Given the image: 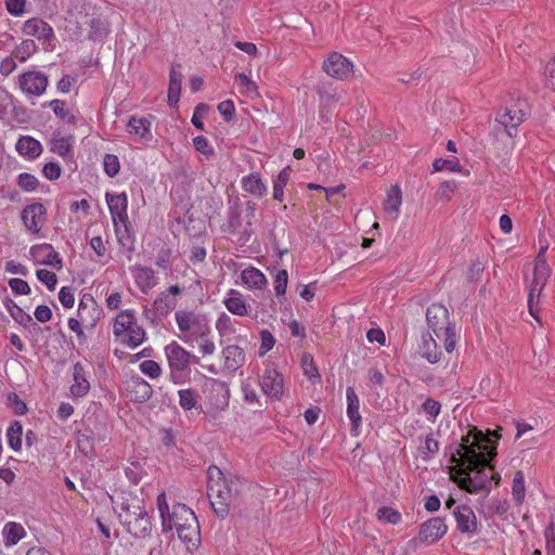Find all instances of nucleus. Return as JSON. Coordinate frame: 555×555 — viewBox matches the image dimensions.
Listing matches in <instances>:
<instances>
[{"mask_svg":"<svg viewBox=\"0 0 555 555\" xmlns=\"http://www.w3.org/2000/svg\"><path fill=\"white\" fill-rule=\"evenodd\" d=\"M500 437L498 430H488L486 435L477 427H472L466 435L462 436L456 447V453L466 464L462 469L463 476L457 482L462 490L470 494L481 491L490 493L491 482L486 468L493 469L491 461L496 455V440Z\"/></svg>","mask_w":555,"mask_h":555,"instance_id":"nucleus-1","label":"nucleus"},{"mask_svg":"<svg viewBox=\"0 0 555 555\" xmlns=\"http://www.w3.org/2000/svg\"><path fill=\"white\" fill-rule=\"evenodd\" d=\"M209 482L207 487V494L210 500V505L217 517L223 519L228 516L230 505L241 490L242 482L238 478H225L223 473L216 466L208 469Z\"/></svg>","mask_w":555,"mask_h":555,"instance_id":"nucleus-2","label":"nucleus"},{"mask_svg":"<svg viewBox=\"0 0 555 555\" xmlns=\"http://www.w3.org/2000/svg\"><path fill=\"white\" fill-rule=\"evenodd\" d=\"M165 356L169 366V379L176 385L186 383L191 375L190 352L177 341H171L165 347Z\"/></svg>","mask_w":555,"mask_h":555,"instance_id":"nucleus-3","label":"nucleus"},{"mask_svg":"<svg viewBox=\"0 0 555 555\" xmlns=\"http://www.w3.org/2000/svg\"><path fill=\"white\" fill-rule=\"evenodd\" d=\"M530 108L526 100H517L505 112L499 114L496 120L503 125L507 134L512 138L516 134L517 127L529 116Z\"/></svg>","mask_w":555,"mask_h":555,"instance_id":"nucleus-4","label":"nucleus"},{"mask_svg":"<svg viewBox=\"0 0 555 555\" xmlns=\"http://www.w3.org/2000/svg\"><path fill=\"white\" fill-rule=\"evenodd\" d=\"M208 390L207 399L211 409L216 412L225 410L230 401V389L225 382L208 377L205 382Z\"/></svg>","mask_w":555,"mask_h":555,"instance_id":"nucleus-5","label":"nucleus"},{"mask_svg":"<svg viewBox=\"0 0 555 555\" xmlns=\"http://www.w3.org/2000/svg\"><path fill=\"white\" fill-rule=\"evenodd\" d=\"M426 321L438 338H441L442 333L454 328L449 320L448 309L441 304H431L427 308Z\"/></svg>","mask_w":555,"mask_h":555,"instance_id":"nucleus-6","label":"nucleus"},{"mask_svg":"<svg viewBox=\"0 0 555 555\" xmlns=\"http://www.w3.org/2000/svg\"><path fill=\"white\" fill-rule=\"evenodd\" d=\"M176 321L178 324L179 330L184 333L183 336H180V338L184 343H189L191 340L192 335H201L203 336L205 334V331L203 327H206V325L202 324L201 318L196 315L194 312L191 311H177L176 312Z\"/></svg>","mask_w":555,"mask_h":555,"instance_id":"nucleus-7","label":"nucleus"},{"mask_svg":"<svg viewBox=\"0 0 555 555\" xmlns=\"http://www.w3.org/2000/svg\"><path fill=\"white\" fill-rule=\"evenodd\" d=\"M322 68L328 76L344 80L351 75L353 64L343 54L332 52L327 59L324 60Z\"/></svg>","mask_w":555,"mask_h":555,"instance_id":"nucleus-8","label":"nucleus"},{"mask_svg":"<svg viewBox=\"0 0 555 555\" xmlns=\"http://www.w3.org/2000/svg\"><path fill=\"white\" fill-rule=\"evenodd\" d=\"M20 88L23 92L35 96H40L44 93L49 79L48 76L39 70H28L18 77Z\"/></svg>","mask_w":555,"mask_h":555,"instance_id":"nucleus-9","label":"nucleus"},{"mask_svg":"<svg viewBox=\"0 0 555 555\" xmlns=\"http://www.w3.org/2000/svg\"><path fill=\"white\" fill-rule=\"evenodd\" d=\"M126 397L134 403H144L153 395L152 386L141 376H131L125 383Z\"/></svg>","mask_w":555,"mask_h":555,"instance_id":"nucleus-10","label":"nucleus"},{"mask_svg":"<svg viewBox=\"0 0 555 555\" xmlns=\"http://www.w3.org/2000/svg\"><path fill=\"white\" fill-rule=\"evenodd\" d=\"M260 386L266 395L276 399L282 397L284 387L283 376L278 372L273 363L266 365Z\"/></svg>","mask_w":555,"mask_h":555,"instance_id":"nucleus-11","label":"nucleus"},{"mask_svg":"<svg viewBox=\"0 0 555 555\" xmlns=\"http://www.w3.org/2000/svg\"><path fill=\"white\" fill-rule=\"evenodd\" d=\"M47 209L41 203L27 205L21 214L24 225L31 233H39L46 221Z\"/></svg>","mask_w":555,"mask_h":555,"instance_id":"nucleus-12","label":"nucleus"},{"mask_svg":"<svg viewBox=\"0 0 555 555\" xmlns=\"http://www.w3.org/2000/svg\"><path fill=\"white\" fill-rule=\"evenodd\" d=\"M453 516L456 520V528L461 533L474 535L478 533V522L476 515L470 506L461 504L453 509Z\"/></svg>","mask_w":555,"mask_h":555,"instance_id":"nucleus-13","label":"nucleus"},{"mask_svg":"<svg viewBox=\"0 0 555 555\" xmlns=\"http://www.w3.org/2000/svg\"><path fill=\"white\" fill-rule=\"evenodd\" d=\"M448 530L444 519L433 517L423 522L420 527L418 538L422 542L431 544L441 539Z\"/></svg>","mask_w":555,"mask_h":555,"instance_id":"nucleus-14","label":"nucleus"},{"mask_svg":"<svg viewBox=\"0 0 555 555\" xmlns=\"http://www.w3.org/2000/svg\"><path fill=\"white\" fill-rule=\"evenodd\" d=\"M115 509L119 507L120 512L118 513V519L122 526L130 521L135 517V515H140L143 513L145 506L143 505V500L138 496H124L121 501H114Z\"/></svg>","mask_w":555,"mask_h":555,"instance_id":"nucleus-15","label":"nucleus"},{"mask_svg":"<svg viewBox=\"0 0 555 555\" xmlns=\"http://www.w3.org/2000/svg\"><path fill=\"white\" fill-rule=\"evenodd\" d=\"M106 202L109 212L112 215L114 225L126 224L128 219L127 208L128 198L126 193L120 194H106Z\"/></svg>","mask_w":555,"mask_h":555,"instance_id":"nucleus-16","label":"nucleus"},{"mask_svg":"<svg viewBox=\"0 0 555 555\" xmlns=\"http://www.w3.org/2000/svg\"><path fill=\"white\" fill-rule=\"evenodd\" d=\"M128 533H130L135 539H144L150 537L153 530L152 516L146 511L143 509V513L140 515H135L132 520L127 521L124 526Z\"/></svg>","mask_w":555,"mask_h":555,"instance_id":"nucleus-17","label":"nucleus"},{"mask_svg":"<svg viewBox=\"0 0 555 555\" xmlns=\"http://www.w3.org/2000/svg\"><path fill=\"white\" fill-rule=\"evenodd\" d=\"M177 533L188 551L193 552L201 545V529L197 519L191 521L189 526L180 525V528H177Z\"/></svg>","mask_w":555,"mask_h":555,"instance_id":"nucleus-18","label":"nucleus"},{"mask_svg":"<svg viewBox=\"0 0 555 555\" xmlns=\"http://www.w3.org/2000/svg\"><path fill=\"white\" fill-rule=\"evenodd\" d=\"M347 397V416L351 422L350 431L353 436L359 435V428L362 423V417L359 413L360 401L358 395L356 393L353 387H348L346 389Z\"/></svg>","mask_w":555,"mask_h":555,"instance_id":"nucleus-19","label":"nucleus"},{"mask_svg":"<svg viewBox=\"0 0 555 555\" xmlns=\"http://www.w3.org/2000/svg\"><path fill=\"white\" fill-rule=\"evenodd\" d=\"M74 384L70 386V392L76 398L85 397L90 390V383L88 380V372L81 362L74 364Z\"/></svg>","mask_w":555,"mask_h":555,"instance_id":"nucleus-20","label":"nucleus"},{"mask_svg":"<svg viewBox=\"0 0 555 555\" xmlns=\"http://www.w3.org/2000/svg\"><path fill=\"white\" fill-rule=\"evenodd\" d=\"M23 33L27 36L41 40H49L54 37L53 28L41 18H30L24 23Z\"/></svg>","mask_w":555,"mask_h":555,"instance_id":"nucleus-21","label":"nucleus"},{"mask_svg":"<svg viewBox=\"0 0 555 555\" xmlns=\"http://www.w3.org/2000/svg\"><path fill=\"white\" fill-rule=\"evenodd\" d=\"M224 367L230 372H235L242 367L246 360L243 348L237 345H229L223 348Z\"/></svg>","mask_w":555,"mask_h":555,"instance_id":"nucleus-22","label":"nucleus"},{"mask_svg":"<svg viewBox=\"0 0 555 555\" xmlns=\"http://www.w3.org/2000/svg\"><path fill=\"white\" fill-rule=\"evenodd\" d=\"M180 68H181L180 64L172 65L170 75H169L167 102H168V105L171 107L176 106L180 100L181 82H182V74L179 70Z\"/></svg>","mask_w":555,"mask_h":555,"instance_id":"nucleus-23","label":"nucleus"},{"mask_svg":"<svg viewBox=\"0 0 555 555\" xmlns=\"http://www.w3.org/2000/svg\"><path fill=\"white\" fill-rule=\"evenodd\" d=\"M171 530L180 528V525H190L191 521L197 519L195 513L183 503H176L171 511Z\"/></svg>","mask_w":555,"mask_h":555,"instance_id":"nucleus-24","label":"nucleus"},{"mask_svg":"<svg viewBox=\"0 0 555 555\" xmlns=\"http://www.w3.org/2000/svg\"><path fill=\"white\" fill-rule=\"evenodd\" d=\"M83 25L90 40H102L108 34V24L99 16L88 17Z\"/></svg>","mask_w":555,"mask_h":555,"instance_id":"nucleus-25","label":"nucleus"},{"mask_svg":"<svg viewBox=\"0 0 555 555\" xmlns=\"http://www.w3.org/2000/svg\"><path fill=\"white\" fill-rule=\"evenodd\" d=\"M16 151L20 155L26 156L30 159L37 158L41 152V143L31 137H21L16 143Z\"/></svg>","mask_w":555,"mask_h":555,"instance_id":"nucleus-26","label":"nucleus"},{"mask_svg":"<svg viewBox=\"0 0 555 555\" xmlns=\"http://www.w3.org/2000/svg\"><path fill=\"white\" fill-rule=\"evenodd\" d=\"M545 286L544 282L541 280H531L530 285L528 286V310L529 313L539 321V309L538 305L540 301L541 293Z\"/></svg>","mask_w":555,"mask_h":555,"instance_id":"nucleus-27","label":"nucleus"},{"mask_svg":"<svg viewBox=\"0 0 555 555\" xmlns=\"http://www.w3.org/2000/svg\"><path fill=\"white\" fill-rule=\"evenodd\" d=\"M421 350L422 357L431 364H436L441 360L442 352L438 350V345L429 333L422 336Z\"/></svg>","mask_w":555,"mask_h":555,"instance_id":"nucleus-28","label":"nucleus"},{"mask_svg":"<svg viewBox=\"0 0 555 555\" xmlns=\"http://www.w3.org/2000/svg\"><path fill=\"white\" fill-rule=\"evenodd\" d=\"M242 189L257 197H262L267 194V185L261 180L259 173H250L242 179Z\"/></svg>","mask_w":555,"mask_h":555,"instance_id":"nucleus-29","label":"nucleus"},{"mask_svg":"<svg viewBox=\"0 0 555 555\" xmlns=\"http://www.w3.org/2000/svg\"><path fill=\"white\" fill-rule=\"evenodd\" d=\"M135 325V315L133 310L121 311L116 318L113 326L115 336L120 337L125 335L128 330Z\"/></svg>","mask_w":555,"mask_h":555,"instance_id":"nucleus-30","label":"nucleus"},{"mask_svg":"<svg viewBox=\"0 0 555 555\" xmlns=\"http://www.w3.org/2000/svg\"><path fill=\"white\" fill-rule=\"evenodd\" d=\"M102 314L103 309L100 306L90 309H78L77 320L83 324L85 328L91 331L96 326Z\"/></svg>","mask_w":555,"mask_h":555,"instance_id":"nucleus-31","label":"nucleus"},{"mask_svg":"<svg viewBox=\"0 0 555 555\" xmlns=\"http://www.w3.org/2000/svg\"><path fill=\"white\" fill-rule=\"evenodd\" d=\"M315 91L323 105H331L340 99L339 93L331 81H320L315 87Z\"/></svg>","mask_w":555,"mask_h":555,"instance_id":"nucleus-32","label":"nucleus"},{"mask_svg":"<svg viewBox=\"0 0 555 555\" xmlns=\"http://www.w3.org/2000/svg\"><path fill=\"white\" fill-rule=\"evenodd\" d=\"M224 305L231 313L240 317L246 315L248 312L241 293L235 289L229 292V297L224 300Z\"/></svg>","mask_w":555,"mask_h":555,"instance_id":"nucleus-33","label":"nucleus"},{"mask_svg":"<svg viewBox=\"0 0 555 555\" xmlns=\"http://www.w3.org/2000/svg\"><path fill=\"white\" fill-rule=\"evenodd\" d=\"M156 504L162 518V531L165 533L171 531V511L164 491L157 495Z\"/></svg>","mask_w":555,"mask_h":555,"instance_id":"nucleus-34","label":"nucleus"},{"mask_svg":"<svg viewBox=\"0 0 555 555\" xmlns=\"http://www.w3.org/2000/svg\"><path fill=\"white\" fill-rule=\"evenodd\" d=\"M292 168L286 166L283 168L275 180L273 181V198L275 201L282 202L284 198V188L289 181Z\"/></svg>","mask_w":555,"mask_h":555,"instance_id":"nucleus-35","label":"nucleus"},{"mask_svg":"<svg viewBox=\"0 0 555 555\" xmlns=\"http://www.w3.org/2000/svg\"><path fill=\"white\" fill-rule=\"evenodd\" d=\"M26 532L22 525L8 522L3 528V537L7 545H14L25 537Z\"/></svg>","mask_w":555,"mask_h":555,"instance_id":"nucleus-36","label":"nucleus"},{"mask_svg":"<svg viewBox=\"0 0 555 555\" xmlns=\"http://www.w3.org/2000/svg\"><path fill=\"white\" fill-rule=\"evenodd\" d=\"M146 338L145 331L142 326H139L137 323L131 326V330H128L121 341L128 347L134 349L140 346Z\"/></svg>","mask_w":555,"mask_h":555,"instance_id":"nucleus-37","label":"nucleus"},{"mask_svg":"<svg viewBox=\"0 0 555 555\" xmlns=\"http://www.w3.org/2000/svg\"><path fill=\"white\" fill-rule=\"evenodd\" d=\"M127 127L130 133L137 134L140 138L149 139L151 137V122L146 118L131 117L128 121Z\"/></svg>","mask_w":555,"mask_h":555,"instance_id":"nucleus-38","label":"nucleus"},{"mask_svg":"<svg viewBox=\"0 0 555 555\" xmlns=\"http://www.w3.org/2000/svg\"><path fill=\"white\" fill-rule=\"evenodd\" d=\"M22 436H23V426L21 422L13 421L7 431L8 443L11 449L14 451H20L22 448Z\"/></svg>","mask_w":555,"mask_h":555,"instance_id":"nucleus-39","label":"nucleus"},{"mask_svg":"<svg viewBox=\"0 0 555 555\" xmlns=\"http://www.w3.org/2000/svg\"><path fill=\"white\" fill-rule=\"evenodd\" d=\"M512 495L517 505H521L526 495L525 475L521 470H517L513 478Z\"/></svg>","mask_w":555,"mask_h":555,"instance_id":"nucleus-40","label":"nucleus"},{"mask_svg":"<svg viewBox=\"0 0 555 555\" xmlns=\"http://www.w3.org/2000/svg\"><path fill=\"white\" fill-rule=\"evenodd\" d=\"M4 306L9 311L12 319L23 325L25 323H29L30 314L26 313L20 306H17L10 297L4 298Z\"/></svg>","mask_w":555,"mask_h":555,"instance_id":"nucleus-41","label":"nucleus"},{"mask_svg":"<svg viewBox=\"0 0 555 555\" xmlns=\"http://www.w3.org/2000/svg\"><path fill=\"white\" fill-rule=\"evenodd\" d=\"M402 194L401 190L398 185H392L388 193L386 201L384 203V209L387 212H397L401 205Z\"/></svg>","mask_w":555,"mask_h":555,"instance_id":"nucleus-42","label":"nucleus"},{"mask_svg":"<svg viewBox=\"0 0 555 555\" xmlns=\"http://www.w3.org/2000/svg\"><path fill=\"white\" fill-rule=\"evenodd\" d=\"M48 106L54 112V114L63 121L76 125V117L65 108V102L62 100H52L48 103Z\"/></svg>","mask_w":555,"mask_h":555,"instance_id":"nucleus-43","label":"nucleus"},{"mask_svg":"<svg viewBox=\"0 0 555 555\" xmlns=\"http://www.w3.org/2000/svg\"><path fill=\"white\" fill-rule=\"evenodd\" d=\"M178 396L179 404L184 411H189L197 406V393L194 389H181L178 391Z\"/></svg>","mask_w":555,"mask_h":555,"instance_id":"nucleus-44","label":"nucleus"},{"mask_svg":"<svg viewBox=\"0 0 555 555\" xmlns=\"http://www.w3.org/2000/svg\"><path fill=\"white\" fill-rule=\"evenodd\" d=\"M176 307V299L170 298L168 294L162 293L154 301V309L159 315H167Z\"/></svg>","mask_w":555,"mask_h":555,"instance_id":"nucleus-45","label":"nucleus"},{"mask_svg":"<svg viewBox=\"0 0 555 555\" xmlns=\"http://www.w3.org/2000/svg\"><path fill=\"white\" fill-rule=\"evenodd\" d=\"M235 81L240 83L243 94L251 99L259 95L256 82L250 80L244 73L236 74Z\"/></svg>","mask_w":555,"mask_h":555,"instance_id":"nucleus-46","label":"nucleus"},{"mask_svg":"<svg viewBox=\"0 0 555 555\" xmlns=\"http://www.w3.org/2000/svg\"><path fill=\"white\" fill-rule=\"evenodd\" d=\"M114 227H115L117 240L120 243V245H122V247L131 250L133 248V240H132L131 233H130V228H131L130 221H127L126 224H117Z\"/></svg>","mask_w":555,"mask_h":555,"instance_id":"nucleus-47","label":"nucleus"},{"mask_svg":"<svg viewBox=\"0 0 555 555\" xmlns=\"http://www.w3.org/2000/svg\"><path fill=\"white\" fill-rule=\"evenodd\" d=\"M301 367L304 371L305 376H307L309 379H320L321 375L319 373V370L317 367V364L314 362V359L312 354L308 352H304L301 356Z\"/></svg>","mask_w":555,"mask_h":555,"instance_id":"nucleus-48","label":"nucleus"},{"mask_svg":"<svg viewBox=\"0 0 555 555\" xmlns=\"http://www.w3.org/2000/svg\"><path fill=\"white\" fill-rule=\"evenodd\" d=\"M545 250L546 247H542L535 258L533 268L534 278H548L551 274V268L545 260Z\"/></svg>","mask_w":555,"mask_h":555,"instance_id":"nucleus-49","label":"nucleus"},{"mask_svg":"<svg viewBox=\"0 0 555 555\" xmlns=\"http://www.w3.org/2000/svg\"><path fill=\"white\" fill-rule=\"evenodd\" d=\"M376 517L386 524L397 525L401 521V514L389 506H383L377 509Z\"/></svg>","mask_w":555,"mask_h":555,"instance_id":"nucleus-50","label":"nucleus"},{"mask_svg":"<svg viewBox=\"0 0 555 555\" xmlns=\"http://www.w3.org/2000/svg\"><path fill=\"white\" fill-rule=\"evenodd\" d=\"M125 475L131 483L138 485L142 480L144 469L139 461H132L130 465L125 468Z\"/></svg>","mask_w":555,"mask_h":555,"instance_id":"nucleus-51","label":"nucleus"},{"mask_svg":"<svg viewBox=\"0 0 555 555\" xmlns=\"http://www.w3.org/2000/svg\"><path fill=\"white\" fill-rule=\"evenodd\" d=\"M439 451V442L434 438L433 433L428 434L425 438L424 446L421 447L423 460L427 461L431 455Z\"/></svg>","mask_w":555,"mask_h":555,"instance_id":"nucleus-52","label":"nucleus"},{"mask_svg":"<svg viewBox=\"0 0 555 555\" xmlns=\"http://www.w3.org/2000/svg\"><path fill=\"white\" fill-rule=\"evenodd\" d=\"M103 166L105 173L111 178H114L120 169L119 159L116 155L113 154H105Z\"/></svg>","mask_w":555,"mask_h":555,"instance_id":"nucleus-53","label":"nucleus"},{"mask_svg":"<svg viewBox=\"0 0 555 555\" xmlns=\"http://www.w3.org/2000/svg\"><path fill=\"white\" fill-rule=\"evenodd\" d=\"M17 184L23 191L33 192L37 189L39 181L34 175L23 172L18 176Z\"/></svg>","mask_w":555,"mask_h":555,"instance_id":"nucleus-54","label":"nucleus"},{"mask_svg":"<svg viewBox=\"0 0 555 555\" xmlns=\"http://www.w3.org/2000/svg\"><path fill=\"white\" fill-rule=\"evenodd\" d=\"M140 371L151 377L158 378L162 375L160 365L154 360H145L140 364Z\"/></svg>","mask_w":555,"mask_h":555,"instance_id":"nucleus-55","label":"nucleus"},{"mask_svg":"<svg viewBox=\"0 0 555 555\" xmlns=\"http://www.w3.org/2000/svg\"><path fill=\"white\" fill-rule=\"evenodd\" d=\"M8 405H10L16 415H24L28 409L26 403L20 398L16 392H10L8 395Z\"/></svg>","mask_w":555,"mask_h":555,"instance_id":"nucleus-56","label":"nucleus"},{"mask_svg":"<svg viewBox=\"0 0 555 555\" xmlns=\"http://www.w3.org/2000/svg\"><path fill=\"white\" fill-rule=\"evenodd\" d=\"M508 502L506 500L501 499H492L488 505V509L491 513V515H498L500 517H505L506 513L508 512Z\"/></svg>","mask_w":555,"mask_h":555,"instance_id":"nucleus-57","label":"nucleus"},{"mask_svg":"<svg viewBox=\"0 0 555 555\" xmlns=\"http://www.w3.org/2000/svg\"><path fill=\"white\" fill-rule=\"evenodd\" d=\"M178 222H183L184 224V229H185V232L190 235V236H196L201 233L202 231V227L198 225L196 227L194 223H195V219L193 218V216L191 214H186L182 219L178 218L177 219ZM198 224H202V221L198 220Z\"/></svg>","mask_w":555,"mask_h":555,"instance_id":"nucleus-58","label":"nucleus"},{"mask_svg":"<svg viewBox=\"0 0 555 555\" xmlns=\"http://www.w3.org/2000/svg\"><path fill=\"white\" fill-rule=\"evenodd\" d=\"M37 50V46L34 40L27 39L22 41V43L17 47V57L21 62H25L30 55H33Z\"/></svg>","mask_w":555,"mask_h":555,"instance_id":"nucleus-59","label":"nucleus"},{"mask_svg":"<svg viewBox=\"0 0 555 555\" xmlns=\"http://www.w3.org/2000/svg\"><path fill=\"white\" fill-rule=\"evenodd\" d=\"M433 168H434V171H442L444 169H448L450 171H459L460 164L456 158H454V159L438 158L434 162Z\"/></svg>","mask_w":555,"mask_h":555,"instance_id":"nucleus-60","label":"nucleus"},{"mask_svg":"<svg viewBox=\"0 0 555 555\" xmlns=\"http://www.w3.org/2000/svg\"><path fill=\"white\" fill-rule=\"evenodd\" d=\"M77 448L78 450L83 453L86 456L89 455L90 452L93 450V442L92 438L87 435L86 433H79L77 435Z\"/></svg>","mask_w":555,"mask_h":555,"instance_id":"nucleus-61","label":"nucleus"},{"mask_svg":"<svg viewBox=\"0 0 555 555\" xmlns=\"http://www.w3.org/2000/svg\"><path fill=\"white\" fill-rule=\"evenodd\" d=\"M51 151L62 157H65L70 152V144L65 138L54 139L52 141Z\"/></svg>","mask_w":555,"mask_h":555,"instance_id":"nucleus-62","label":"nucleus"},{"mask_svg":"<svg viewBox=\"0 0 555 555\" xmlns=\"http://www.w3.org/2000/svg\"><path fill=\"white\" fill-rule=\"evenodd\" d=\"M9 286L15 295H29L30 286L26 280H8Z\"/></svg>","mask_w":555,"mask_h":555,"instance_id":"nucleus-63","label":"nucleus"},{"mask_svg":"<svg viewBox=\"0 0 555 555\" xmlns=\"http://www.w3.org/2000/svg\"><path fill=\"white\" fill-rule=\"evenodd\" d=\"M547 555H555V526L552 522L544 531Z\"/></svg>","mask_w":555,"mask_h":555,"instance_id":"nucleus-64","label":"nucleus"}]
</instances>
